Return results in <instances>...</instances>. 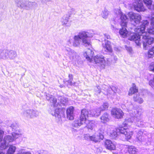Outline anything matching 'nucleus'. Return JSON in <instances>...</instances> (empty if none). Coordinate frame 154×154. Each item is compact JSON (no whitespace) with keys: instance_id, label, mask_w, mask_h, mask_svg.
Wrapping results in <instances>:
<instances>
[{"instance_id":"nucleus-4","label":"nucleus","mask_w":154,"mask_h":154,"mask_svg":"<svg viewBox=\"0 0 154 154\" xmlns=\"http://www.w3.org/2000/svg\"><path fill=\"white\" fill-rule=\"evenodd\" d=\"M77 35L82 40L83 45L85 47L91 45L90 41L87 38L92 37L94 35L93 33L85 31H81Z\"/></svg>"},{"instance_id":"nucleus-11","label":"nucleus","mask_w":154,"mask_h":154,"mask_svg":"<svg viewBox=\"0 0 154 154\" xmlns=\"http://www.w3.org/2000/svg\"><path fill=\"white\" fill-rule=\"evenodd\" d=\"M128 15L131 21H134L136 24H138L140 23L141 19V17L139 14L130 12L128 13Z\"/></svg>"},{"instance_id":"nucleus-7","label":"nucleus","mask_w":154,"mask_h":154,"mask_svg":"<svg viewBox=\"0 0 154 154\" xmlns=\"http://www.w3.org/2000/svg\"><path fill=\"white\" fill-rule=\"evenodd\" d=\"M142 24L137 28L134 29V31L137 35V36H139L140 38V42L141 41L140 37V35H141L144 32H145V30L146 27L148 26L149 24L148 21L146 20H143L141 22Z\"/></svg>"},{"instance_id":"nucleus-6","label":"nucleus","mask_w":154,"mask_h":154,"mask_svg":"<svg viewBox=\"0 0 154 154\" xmlns=\"http://www.w3.org/2000/svg\"><path fill=\"white\" fill-rule=\"evenodd\" d=\"M149 34L154 35L148 33V31L146 32H144L141 35H140V36L142 37V42L143 43V48L145 49H146V47L147 45H150L152 44L154 41V39L153 37H151L149 36Z\"/></svg>"},{"instance_id":"nucleus-21","label":"nucleus","mask_w":154,"mask_h":154,"mask_svg":"<svg viewBox=\"0 0 154 154\" xmlns=\"http://www.w3.org/2000/svg\"><path fill=\"white\" fill-rule=\"evenodd\" d=\"M138 92V88L134 83H133L132 87L129 89L128 95L131 96Z\"/></svg>"},{"instance_id":"nucleus-12","label":"nucleus","mask_w":154,"mask_h":154,"mask_svg":"<svg viewBox=\"0 0 154 154\" xmlns=\"http://www.w3.org/2000/svg\"><path fill=\"white\" fill-rule=\"evenodd\" d=\"M87 60L90 63L98 64V65L104 68L105 65V60L104 58H86Z\"/></svg>"},{"instance_id":"nucleus-29","label":"nucleus","mask_w":154,"mask_h":154,"mask_svg":"<svg viewBox=\"0 0 154 154\" xmlns=\"http://www.w3.org/2000/svg\"><path fill=\"white\" fill-rule=\"evenodd\" d=\"M3 141L2 142L0 145V149L3 150L7 149L9 146V144L3 139Z\"/></svg>"},{"instance_id":"nucleus-18","label":"nucleus","mask_w":154,"mask_h":154,"mask_svg":"<svg viewBox=\"0 0 154 154\" xmlns=\"http://www.w3.org/2000/svg\"><path fill=\"white\" fill-rule=\"evenodd\" d=\"M105 44H103V48L104 50L106 51L109 52H112V51L110 42L108 40H105Z\"/></svg>"},{"instance_id":"nucleus-58","label":"nucleus","mask_w":154,"mask_h":154,"mask_svg":"<svg viewBox=\"0 0 154 154\" xmlns=\"http://www.w3.org/2000/svg\"><path fill=\"white\" fill-rule=\"evenodd\" d=\"M71 10H72V11H74V9H71Z\"/></svg>"},{"instance_id":"nucleus-42","label":"nucleus","mask_w":154,"mask_h":154,"mask_svg":"<svg viewBox=\"0 0 154 154\" xmlns=\"http://www.w3.org/2000/svg\"><path fill=\"white\" fill-rule=\"evenodd\" d=\"M109 89H110L114 93H116L118 92V91L119 90L118 88L116 86H112L110 87Z\"/></svg>"},{"instance_id":"nucleus-48","label":"nucleus","mask_w":154,"mask_h":154,"mask_svg":"<svg viewBox=\"0 0 154 154\" xmlns=\"http://www.w3.org/2000/svg\"><path fill=\"white\" fill-rule=\"evenodd\" d=\"M103 132L101 131L99 132V138L101 140H102L104 138V135H103Z\"/></svg>"},{"instance_id":"nucleus-55","label":"nucleus","mask_w":154,"mask_h":154,"mask_svg":"<svg viewBox=\"0 0 154 154\" xmlns=\"http://www.w3.org/2000/svg\"><path fill=\"white\" fill-rule=\"evenodd\" d=\"M105 37H106L107 39H108L109 38V35H105Z\"/></svg>"},{"instance_id":"nucleus-10","label":"nucleus","mask_w":154,"mask_h":154,"mask_svg":"<svg viewBox=\"0 0 154 154\" xmlns=\"http://www.w3.org/2000/svg\"><path fill=\"white\" fill-rule=\"evenodd\" d=\"M104 144L106 149L111 151L116 150V143L114 141L106 139Z\"/></svg>"},{"instance_id":"nucleus-23","label":"nucleus","mask_w":154,"mask_h":154,"mask_svg":"<svg viewBox=\"0 0 154 154\" xmlns=\"http://www.w3.org/2000/svg\"><path fill=\"white\" fill-rule=\"evenodd\" d=\"M84 139L88 141H92L95 143L98 141V140L95 136H90L89 134H85L84 136Z\"/></svg>"},{"instance_id":"nucleus-46","label":"nucleus","mask_w":154,"mask_h":154,"mask_svg":"<svg viewBox=\"0 0 154 154\" xmlns=\"http://www.w3.org/2000/svg\"><path fill=\"white\" fill-rule=\"evenodd\" d=\"M9 55H10L12 57H15L16 55V53L15 51L11 50L9 52Z\"/></svg>"},{"instance_id":"nucleus-36","label":"nucleus","mask_w":154,"mask_h":154,"mask_svg":"<svg viewBox=\"0 0 154 154\" xmlns=\"http://www.w3.org/2000/svg\"><path fill=\"white\" fill-rule=\"evenodd\" d=\"M9 128H11L13 131H17L18 130L17 129L18 125L16 123L12 124L9 127Z\"/></svg>"},{"instance_id":"nucleus-2","label":"nucleus","mask_w":154,"mask_h":154,"mask_svg":"<svg viewBox=\"0 0 154 154\" xmlns=\"http://www.w3.org/2000/svg\"><path fill=\"white\" fill-rule=\"evenodd\" d=\"M119 134H122L124 135L125 139L128 140L131 139L133 135L132 132H128L125 130V128L123 127H119L116 129L115 131L112 130L109 132V135L110 137L112 139H115Z\"/></svg>"},{"instance_id":"nucleus-30","label":"nucleus","mask_w":154,"mask_h":154,"mask_svg":"<svg viewBox=\"0 0 154 154\" xmlns=\"http://www.w3.org/2000/svg\"><path fill=\"white\" fill-rule=\"evenodd\" d=\"M88 123L86 122L85 123L86 124V126L88 129L92 130L95 126V122L93 120L88 121Z\"/></svg>"},{"instance_id":"nucleus-41","label":"nucleus","mask_w":154,"mask_h":154,"mask_svg":"<svg viewBox=\"0 0 154 154\" xmlns=\"http://www.w3.org/2000/svg\"><path fill=\"white\" fill-rule=\"evenodd\" d=\"M108 11L106 10H104L102 12V16L103 17L104 19H106L108 17Z\"/></svg>"},{"instance_id":"nucleus-38","label":"nucleus","mask_w":154,"mask_h":154,"mask_svg":"<svg viewBox=\"0 0 154 154\" xmlns=\"http://www.w3.org/2000/svg\"><path fill=\"white\" fill-rule=\"evenodd\" d=\"M144 4L148 8H150V6L152 4L151 0H143Z\"/></svg>"},{"instance_id":"nucleus-47","label":"nucleus","mask_w":154,"mask_h":154,"mask_svg":"<svg viewBox=\"0 0 154 154\" xmlns=\"http://www.w3.org/2000/svg\"><path fill=\"white\" fill-rule=\"evenodd\" d=\"M142 136L141 135H140L139 134L137 135L136 140V141H141L142 140Z\"/></svg>"},{"instance_id":"nucleus-25","label":"nucleus","mask_w":154,"mask_h":154,"mask_svg":"<svg viewBox=\"0 0 154 154\" xmlns=\"http://www.w3.org/2000/svg\"><path fill=\"white\" fill-rule=\"evenodd\" d=\"M109 115L108 113H104L100 117L101 122L104 123L108 122L109 120Z\"/></svg>"},{"instance_id":"nucleus-5","label":"nucleus","mask_w":154,"mask_h":154,"mask_svg":"<svg viewBox=\"0 0 154 154\" xmlns=\"http://www.w3.org/2000/svg\"><path fill=\"white\" fill-rule=\"evenodd\" d=\"M131 118H128L125 119L124 122L123 123L122 127L125 128L126 131L127 125L128 123L134 122L135 117L138 115V110L135 109H133L132 110H130L129 111Z\"/></svg>"},{"instance_id":"nucleus-28","label":"nucleus","mask_w":154,"mask_h":154,"mask_svg":"<svg viewBox=\"0 0 154 154\" xmlns=\"http://www.w3.org/2000/svg\"><path fill=\"white\" fill-rule=\"evenodd\" d=\"M16 149V146L12 145H10L6 154H14Z\"/></svg>"},{"instance_id":"nucleus-57","label":"nucleus","mask_w":154,"mask_h":154,"mask_svg":"<svg viewBox=\"0 0 154 154\" xmlns=\"http://www.w3.org/2000/svg\"><path fill=\"white\" fill-rule=\"evenodd\" d=\"M94 58H101V57H100L99 56H98L97 55V57L96 56H95Z\"/></svg>"},{"instance_id":"nucleus-50","label":"nucleus","mask_w":154,"mask_h":154,"mask_svg":"<svg viewBox=\"0 0 154 154\" xmlns=\"http://www.w3.org/2000/svg\"><path fill=\"white\" fill-rule=\"evenodd\" d=\"M72 80H67L66 81V82H67L68 84L70 85H73V84L72 83Z\"/></svg>"},{"instance_id":"nucleus-45","label":"nucleus","mask_w":154,"mask_h":154,"mask_svg":"<svg viewBox=\"0 0 154 154\" xmlns=\"http://www.w3.org/2000/svg\"><path fill=\"white\" fill-rule=\"evenodd\" d=\"M149 68L150 70L154 72V62L151 63L149 67Z\"/></svg>"},{"instance_id":"nucleus-20","label":"nucleus","mask_w":154,"mask_h":154,"mask_svg":"<svg viewBox=\"0 0 154 154\" xmlns=\"http://www.w3.org/2000/svg\"><path fill=\"white\" fill-rule=\"evenodd\" d=\"M151 27L147 29L148 33L154 34V14H152L151 18Z\"/></svg>"},{"instance_id":"nucleus-35","label":"nucleus","mask_w":154,"mask_h":154,"mask_svg":"<svg viewBox=\"0 0 154 154\" xmlns=\"http://www.w3.org/2000/svg\"><path fill=\"white\" fill-rule=\"evenodd\" d=\"M66 50L68 52L69 54L70 57H76V53L73 50H71L69 48L66 49Z\"/></svg>"},{"instance_id":"nucleus-49","label":"nucleus","mask_w":154,"mask_h":154,"mask_svg":"<svg viewBox=\"0 0 154 154\" xmlns=\"http://www.w3.org/2000/svg\"><path fill=\"white\" fill-rule=\"evenodd\" d=\"M17 154H31L30 152H23L20 151Z\"/></svg>"},{"instance_id":"nucleus-34","label":"nucleus","mask_w":154,"mask_h":154,"mask_svg":"<svg viewBox=\"0 0 154 154\" xmlns=\"http://www.w3.org/2000/svg\"><path fill=\"white\" fill-rule=\"evenodd\" d=\"M51 114L53 116L59 118L60 117V109L58 108L55 109L54 111L52 112Z\"/></svg>"},{"instance_id":"nucleus-56","label":"nucleus","mask_w":154,"mask_h":154,"mask_svg":"<svg viewBox=\"0 0 154 154\" xmlns=\"http://www.w3.org/2000/svg\"><path fill=\"white\" fill-rule=\"evenodd\" d=\"M0 154H5V153L2 151H0Z\"/></svg>"},{"instance_id":"nucleus-15","label":"nucleus","mask_w":154,"mask_h":154,"mask_svg":"<svg viewBox=\"0 0 154 154\" xmlns=\"http://www.w3.org/2000/svg\"><path fill=\"white\" fill-rule=\"evenodd\" d=\"M46 99L50 102L51 105L54 107H57V99L54 96L50 94L46 93Z\"/></svg>"},{"instance_id":"nucleus-54","label":"nucleus","mask_w":154,"mask_h":154,"mask_svg":"<svg viewBox=\"0 0 154 154\" xmlns=\"http://www.w3.org/2000/svg\"><path fill=\"white\" fill-rule=\"evenodd\" d=\"M150 154H154V149L152 150L150 152Z\"/></svg>"},{"instance_id":"nucleus-27","label":"nucleus","mask_w":154,"mask_h":154,"mask_svg":"<svg viewBox=\"0 0 154 154\" xmlns=\"http://www.w3.org/2000/svg\"><path fill=\"white\" fill-rule=\"evenodd\" d=\"M140 96L139 94H134L133 97V100L135 102H137L140 104H141L143 102V100Z\"/></svg>"},{"instance_id":"nucleus-39","label":"nucleus","mask_w":154,"mask_h":154,"mask_svg":"<svg viewBox=\"0 0 154 154\" xmlns=\"http://www.w3.org/2000/svg\"><path fill=\"white\" fill-rule=\"evenodd\" d=\"M102 88L100 85H97L94 88L95 92L97 93L100 94L101 92Z\"/></svg>"},{"instance_id":"nucleus-17","label":"nucleus","mask_w":154,"mask_h":154,"mask_svg":"<svg viewBox=\"0 0 154 154\" xmlns=\"http://www.w3.org/2000/svg\"><path fill=\"white\" fill-rule=\"evenodd\" d=\"M16 5L20 8H25L27 9L28 6L27 2L23 0H15Z\"/></svg>"},{"instance_id":"nucleus-52","label":"nucleus","mask_w":154,"mask_h":154,"mask_svg":"<svg viewBox=\"0 0 154 154\" xmlns=\"http://www.w3.org/2000/svg\"><path fill=\"white\" fill-rule=\"evenodd\" d=\"M69 79L73 80V75L72 74H70L69 75Z\"/></svg>"},{"instance_id":"nucleus-33","label":"nucleus","mask_w":154,"mask_h":154,"mask_svg":"<svg viewBox=\"0 0 154 154\" xmlns=\"http://www.w3.org/2000/svg\"><path fill=\"white\" fill-rule=\"evenodd\" d=\"M61 106H65L66 104H67L68 101V99L67 98L60 97L59 99Z\"/></svg>"},{"instance_id":"nucleus-44","label":"nucleus","mask_w":154,"mask_h":154,"mask_svg":"<svg viewBox=\"0 0 154 154\" xmlns=\"http://www.w3.org/2000/svg\"><path fill=\"white\" fill-rule=\"evenodd\" d=\"M4 134V131L0 129V143L2 140L3 139V136Z\"/></svg>"},{"instance_id":"nucleus-8","label":"nucleus","mask_w":154,"mask_h":154,"mask_svg":"<svg viewBox=\"0 0 154 154\" xmlns=\"http://www.w3.org/2000/svg\"><path fill=\"white\" fill-rule=\"evenodd\" d=\"M38 112L37 110L33 109H26L23 112L24 116L28 118L36 117L38 116Z\"/></svg>"},{"instance_id":"nucleus-1","label":"nucleus","mask_w":154,"mask_h":154,"mask_svg":"<svg viewBox=\"0 0 154 154\" xmlns=\"http://www.w3.org/2000/svg\"><path fill=\"white\" fill-rule=\"evenodd\" d=\"M118 13L119 14L120 16L121 25L122 27L119 31L120 35L123 37L128 36L129 40L134 41L137 45L140 46V38L139 36H137V35L135 32H133L132 31L128 32L125 28L126 26L128 21L127 16L125 14H122L120 10L118 11Z\"/></svg>"},{"instance_id":"nucleus-16","label":"nucleus","mask_w":154,"mask_h":154,"mask_svg":"<svg viewBox=\"0 0 154 154\" xmlns=\"http://www.w3.org/2000/svg\"><path fill=\"white\" fill-rule=\"evenodd\" d=\"M74 107L73 106H70L67 108L66 111L67 117L70 120H72L74 118Z\"/></svg>"},{"instance_id":"nucleus-14","label":"nucleus","mask_w":154,"mask_h":154,"mask_svg":"<svg viewBox=\"0 0 154 154\" xmlns=\"http://www.w3.org/2000/svg\"><path fill=\"white\" fill-rule=\"evenodd\" d=\"M136 5L134 4V7L135 10L138 12L144 11L146 9L143 5L142 1L141 0H135Z\"/></svg>"},{"instance_id":"nucleus-40","label":"nucleus","mask_w":154,"mask_h":154,"mask_svg":"<svg viewBox=\"0 0 154 154\" xmlns=\"http://www.w3.org/2000/svg\"><path fill=\"white\" fill-rule=\"evenodd\" d=\"M69 18L63 17L61 20V21L63 25L66 24L68 22Z\"/></svg>"},{"instance_id":"nucleus-43","label":"nucleus","mask_w":154,"mask_h":154,"mask_svg":"<svg viewBox=\"0 0 154 154\" xmlns=\"http://www.w3.org/2000/svg\"><path fill=\"white\" fill-rule=\"evenodd\" d=\"M101 86V88L104 91H107V94L109 93L110 94L109 92L108 91V86L106 85H105L103 84L102 85H100Z\"/></svg>"},{"instance_id":"nucleus-53","label":"nucleus","mask_w":154,"mask_h":154,"mask_svg":"<svg viewBox=\"0 0 154 154\" xmlns=\"http://www.w3.org/2000/svg\"><path fill=\"white\" fill-rule=\"evenodd\" d=\"M45 152V151H44V150H40L39 151V152H38V154H45V153H44V152Z\"/></svg>"},{"instance_id":"nucleus-9","label":"nucleus","mask_w":154,"mask_h":154,"mask_svg":"<svg viewBox=\"0 0 154 154\" xmlns=\"http://www.w3.org/2000/svg\"><path fill=\"white\" fill-rule=\"evenodd\" d=\"M111 114L115 118L119 119L123 117L124 113L120 108H113L111 110Z\"/></svg>"},{"instance_id":"nucleus-3","label":"nucleus","mask_w":154,"mask_h":154,"mask_svg":"<svg viewBox=\"0 0 154 154\" xmlns=\"http://www.w3.org/2000/svg\"><path fill=\"white\" fill-rule=\"evenodd\" d=\"M91 116V114L85 109L81 110V113L79 119L75 120L72 123V126L77 128L87 122V118Z\"/></svg>"},{"instance_id":"nucleus-51","label":"nucleus","mask_w":154,"mask_h":154,"mask_svg":"<svg viewBox=\"0 0 154 154\" xmlns=\"http://www.w3.org/2000/svg\"><path fill=\"white\" fill-rule=\"evenodd\" d=\"M125 48L126 50L129 52H131L132 51V49L131 47H126Z\"/></svg>"},{"instance_id":"nucleus-22","label":"nucleus","mask_w":154,"mask_h":154,"mask_svg":"<svg viewBox=\"0 0 154 154\" xmlns=\"http://www.w3.org/2000/svg\"><path fill=\"white\" fill-rule=\"evenodd\" d=\"M102 112L99 107L91 110L90 112L91 116L97 117L99 116Z\"/></svg>"},{"instance_id":"nucleus-24","label":"nucleus","mask_w":154,"mask_h":154,"mask_svg":"<svg viewBox=\"0 0 154 154\" xmlns=\"http://www.w3.org/2000/svg\"><path fill=\"white\" fill-rule=\"evenodd\" d=\"M72 44L73 46L75 47L79 46L82 40L77 35H75L74 36Z\"/></svg>"},{"instance_id":"nucleus-31","label":"nucleus","mask_w":154,"mask_h":154,"mask_svg":"<svg viewBox=\"0 0 154 154\" xmlns=\"http://www.w3.org/2000/svg\"><path fill=\"white\" fill-rule=\"evenodd\" d=\"M109 107V103L107 102H105L103 103L102 105L100 106L99 108L102 112L107 110Z\"/></svg>"},{"instance_id":"nucleus-37","label":"nucleus","mask_w":154,"mask_h":154,"mask_svg":"<svg viewBox=\"0 0 154 154\" xmlns=\"http://www.w3.org/2000/svg\"><path fill=\"white\" fill-rule=\"evenodd\" d=\"M148 54L149 58L151 57H154V46L150 49L149 51Z\"/></svg>"},{"instance_id":"nucleus-26","label":"nucleus","mask_w":154,"mask_h":154,"mask_svg":"<svg viewBox=\"0 0 154 154\" xmlns=\"http://www.w3.org/2000/svg\"><path fill=\"white\" fill-rule=\"evenodd\" d=\"M94 54V53L93 51L88 49L87 51L83 53V55L84 57L85 58H91L93 57Z\"/></svg>"},{"instance_id":"nucleus-19","label":"nucleus","mask_w":154,"mask_h":154,"mask_svg":"<svg viewBox=\"0 0 154 154\" xmlns=\"http://www.w3.org/2000/svg\"><path fill=\"white\" fill-rule=\"evenodd\" d=\"M135 117L134 123H136L138 127H143L144 126V122L140 119V114H139L138 111V115Z\"/></svg>"},{"instance_id":"nucleus-32","label":"nucleus","mask_w":154,"mask_h":154,"mask_svg":"<svg viewBox=\"0 0 154 154\" xmlns=\"http://www.w3.org/2000/svg\"><path fill=\"white\" fill-rule=\"evenodd\" d=\"M128 151L131 154H135L137 152L136 148L133 146H129L128 147Z\"/></svg>"},{"instance_id":"nucleus-13","label":"nucleus","mask_w":154,"mask_h":154,"mask_svg":"<svg viewBox=\"0 0 154 154\" xmlns=\"http://www.w3.org/2000/svg\"><path fill=\"white\" fill-rule=\"evenodd\" d=\"M19 134L17 133H13L12 135H6L4 138L3 139L9 144V143L13 142L16 139L18 138Z\"/></svg>"}]
</instances>
